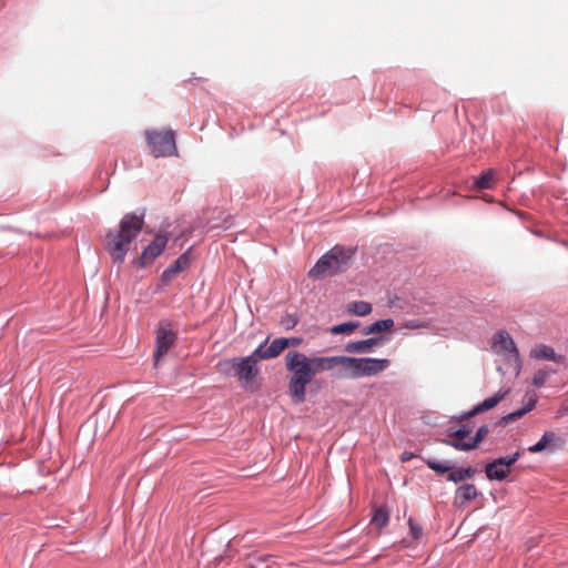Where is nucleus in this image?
Masks as SVG:
<instances>
[{"label":"nucleus","mask_w":568,"mask_h":568,"mask_svg":"<svg viewBox=\"0 0 568 568\" xmlns=\"http://www.w3.org/2000/svg\"><path fill=\"white\" fill-rule=\"evenodd\" d=\"M144 224V212L126 213L120 221L119 231L106 235V248L114 263L121 264L129 251V245L139 235Z\"/></svg>","instance_id":"nucleus-1"},{"label":"nucleus","mask_w":568,"mask_h":568,"mask_svg":"<svg viewBox=\"0 0 568 568\" xmlns=\"http://www.w3.org/2000/svg\"><path fill=\"white\" fill-rule=\"evenodd\" d=\"M285 364L292 373L288 379V394L295 404H302L306 399V385L313 379L308 356L298 351H290L285 355Z\"/></svg>","instance_id":"nucleus-2"},{"label":"nucleus","mask_w":568,"mask_h":568,"mask_svg":"<svg viewBox=\"0 0 568 568\" xmlns=\"http://www.w3.org/2000/svg\"><path fill=\"white\" fill-rule=\"evenodd\" d=\"M355 248L335 245L320 257L310 270L308 276L315 280L322 278L325 274H337L346 271L352 263Z\"/></svg>","instance_id":"nucleus-3"},{"label":"nucleus","mask_w":568,"mask_h":568,"mask_svg":"<svg viewBox=\"0 0 568 568\" xmlns=\"http://www.w3.org/2000/svg\"><path fill=\"white\" fill-rule=\"evenodd\" d=\"M390 365L387 358L351 357L342 355V373L348 378L369 377L379 374Z\"/></svg>","instance_id":"nucleus-4"},{"label":"nucleus","mask_w":568,"mask_h":568,"mask_svg":"<svg viewBox=\"0 0 568 568\" xmlns=\"http://www.w3.org/2000/svg\"><path fill=\"white\" fill-rule=\"evenodd\" d=\"M219 366L221 373L236 376L242 386L251 384L258 374L256 361L252 356L224 359Z\"/></svg>","instance_id":"nucleus-5"},{"label":"nucleus","mask_w":568,"mask_h":568,"mask_svg":"<svg viewBox=\"0 0 568 568\" xmlns=\"http://www.w3.org/2000/svg\"><path fill=\"white\" fill-rule=\"evenodd\" d=\"M491 349L496 355L504 358L506 364L514 367L516 375L520 374L521 359L513 337L506 332H497L493 337Z\"/></svg>","instance_id":"nucleus-6"},{"label":"nucleus","mask_w":568,"mask_h":568,"mask_svg":"<svg viewBox=\"0 0 568 568\" xmlns=\"http://www.w3.org/2000/svg\"><path fill=\"white\" fill-rule=\"evenodd\" d=\"M145 138L151 153L155 158L171 156L176 153L175 134L172 130H145Z\"/></svg>","instance_id":"nucleus-7"},{"label":"nucleus","mask_w":568,"mask_h":568,"mask_svg":"<svg viewBox=\"0 0 568 568\" xmlns=\"http://www.w3.org/2000/svg\"><path fill=\"white\" fill-rule=\"evenodd\" d=\"M175 341L176 334L172 329L161 326L156 331L155 349L153 353L155 363L169 352Z\"/></svg>","instance_id":"nucleus-8"},{"label":"nucleus","mask_w":568,"mask_h":568,"mask_svg":"<svg viewBox=\"0 0 568 568\" xmlns=\"http://www.w3.org/2000/svg\"><path fill=\"white\" fill-rule=\"evenodd\" d=\"M168 243L165 235H156V237L144 247L142 254L139 257L140 266L144 267L151 263L155 257L161 255Z\"/></svg>","instance_id":"nucleus-9"},{"label":"nucleus","mask_w":568,"mask_h":568,"mask_svg":"<svg viewBox=\"0 0 568 568\" xmlns=\"http://www.w3.org/2000/svg\"><path fill=\"white\" fill-rule=\"evenodd\" d=\"M312 367L313 377L322 372L332 371L337 366H342V355L335 356H312L308 357Z\"/></svg>","instance_id":"nucleus-10"},{"label":"nucleus","mask_w":568,"mask_h":568,"mask_svg":"<svg viewBox=\"0 0 568 568\" xmlns=\"http://www.w3.org/2000/svg\"><path fill=\"white\" fill-rule=\"evenodd\" d=\"M507 393H508L507 390H505V392L499 390L498 393H496L495 395L486 398L481 403H478L470 410H468L465 414H463L459 417V420H465V419L474 417V416H476L478 414H481V413H485V412H487L489 409H493L494 407H496L498 405L499 402H501L506 397Z\"/></svg>","instance_id":"nucleus-11"},{"label":"nucleus","mask_w":568,"mask_h":568,"mask_svg":"<svg viewBox=\"0 0 568 568\" xmlns=\"http://www.w3.org/2000/svg\"><path fill=\"white\" fill-rule=\"evenodd\" d=\"M488 433H489L488 425H481L477 429L476 434L469 440H467V442L445 440V444L454 447L457 450L468 452V450L476 448L479 445V443H481L484 440V438L488 435Z\"/></svg>","instance_id":"nucleus-12"},{"label":"nucleus","mask_w":568,"mask_h":568,"mask_svg":"<svg viewBox=\"0 0 568 568\" xmlns=\"http://www.w3.org/2000/svg\"><path fill=\"white\" fill-rule=\"evenodd\" d=\"M385 341L386 338L378 336L363 341L349 342L345 345V352L351 354H368L373 352L374 346L379 345Z\"/></svg>","instance_id":"nucleus-13"},{"label":"nucleus","mask_w":568,"mask_h":568,"mask_svg":"<svg viewBox=\"0 0 568 568\" xmlns=\"http://www.w3.org/2000/svg\"><path fill=\"white\" fill-rule=\"evenodd\" d=\"M479 496L474 484H464L459 486L455 491L454 505L457 507H465L468 503L473 501Z\"/></svg>","instance_id":"nucleus-14"},{"label":"nucleus","mask_w":568,"mask_h":568,"mask_svg":"<svg viewBox=\"0 0 568 568\" xmlns=\"http://www.w3.org/2000/svg\"><path fill=\"white\" fill-rule=\"evenodd\" d=\"M529 356L534 359L551 361L557 364H564L565 362V357L562 355L557 354L552 347L545 344L536 345L530 351Z\"/></svg>","instance_id":"nucleus-15"},{"label":"nucleus","mask_w":568,"mask_h":568,"mask_svg":"<svg viewBox=\"0 0 568 568\" xmlns=\"http://www.w3.org/2000/svg\"><path fill=\"white\" fill-rule=\"evenodd\" d=\"M485 474L487 479L490 481H501L508 477L510 469L505 466H500V464H497V462L494 459L493 462L485 465Z\"/></svg>","instance_id":"nucleus-16"},{"label":"nucleus","mask_w":568,"mask_h":568,"mask_svg":"<svg viewBox=\"0 0 568 568\" xmlns=\"http://www.w3.org/2000/svg\"><path fill=\"white\" fill-rule=\"evenodd\" d=\"M475 474H476V468L473 466H468V467H454L453 466L452 471L447 476V480L458 484L464 480L473 478Z\"/></svg>","instance_id":"nucleus-17"},{"label":"nucleus","mask_w":568,"mask_h":568,"mask_svg":"<svg viewBox=\"0 0 568 568\" xmlns=\"http://www.w3.org/2000/svg\"><path fill=\"white\" fill-rule=\"evenodd\" d=\"M190 264V258H189V255H187V252L183 253L182 255H180L178 257V260H175L170 266H168L163 273H162V277L163 278H170L171 276L175 275L176 273L183 271L184 268H186Z\"/></svg>","instance_id":"nucleus-18"},{"label":"nucleus","mask_w":568,"mask_h":568,"mask_svg":"<svg viewBox=\"0 0 568 568\" xmlns=\"http://www.w3.org/2000/svg\"><path fill=\"white\" fill-rule=\"evenodd\" d=\"M394 327L393 318H384L372 323L371 325L365 326L362 329L363 335H371L382 332L390 331Z\"/></svg>","instance_id":"nucleus-19"},{"label":"nucleus","mask_w":568,"mask_h":568,"mask_svg":"<svg viewBox=\"0 0 568 568\" xmlns=\"http://www.w3.org/2000/svg\"><path fill=\"white\" fill-rule=\"evenodd\" d=\"M287 347V338L286 337H281V338H275L272 341V343L266 346V349H265V356L268 357L270 359L271 358H275L277 357L285 348Z\"/></svg>","instance_id":"nucleus-20"},{"label":"nucleus","mask_w":568,"mask_h":568,"mask_svg":"<svg viewBox=\"0 0 568 568\" xmlns=\"http://www.w3.org/2000/svg\"><path fill=\"white\" fill-rule=\"evenodd\" d=\"M494 175H495V171L493 169H488V170L484 171L479 176L475 178L474 187L476 190L490 189Z\"/></svg>","instance_id":"nucleus-21"},{"label":"nucleus","mask_w":568,"mask_h":568,"mask_svg":"<svg viewBox=\"0 0 568 568\" xmlns=\"http://www.w3.org/2000/svg\"><path fill=\"white\" fill-rule=\"evenodd\" d=\"M556 373H557V369H554L548 366L538 369L532 377V381H531L532 386L536 388L542 387L546 384L548 377Z\"/></svg>","instance_id":"nucleus-22"},{"label":"nucleus","mask_w":568,"mask_h":568,"mask_svg":"<svg viewBox=\"0 0 568 568\" xmlns=\"http://www.w3.org/2000/svg\"><path fill=\"white\" fill-rule=\"evenodd\" d=\"M555 439L556 434L554 432H545L541 438L536 444L530 446L528 450L530 453H540L546 449Z\"/></svg>","instance_id":"nucleus-23"},{"label":"nucleus","mask_w":568,"mask_h":568,"mask_svg":"<svg viewBox=\"0 0 568 568\" xmlns=\"http://www.w3.org/2000/svg\"><path fill=\"white\" fill-rule=\"evenodd\" d=\"M389 519L388 510L385 507H377L374 509L371 523L377 528H383L387 525Z\"/></svg>","instance_id":"nucleus-24"},{"label":"nucleus","mask_w":568,"mask_h":568,"mask_svg":"<svg viewBox=\"0 0 568 568\" xmlns=\"http://www.w3.org/2000/svg\"><path fill=\"white\" fill-rule=\"evenodd\" d=\"M426 465L434 470L438 475H444L446 473H450L453 469V465L449 462H439L434 458H428L425 460Z\"/></svg>","instance_id":"nucleus-25"},{"label":"nucleus","mask_w":568,"mask_h":568,"mask_svg":"<svg viewBox=\"0 0 568 568\" xmlns=\"http://www.w3.org/2000/svg\"><path fill=\"white\" fill-rule=\"evenodd\" d=\"M348 311L357 316H365L372 312V305L365 301H355L348 305Z\"/></svg>","instance_id":"nucleus-26"},{"label":"nucleus","mask_w":568,"mask_h":568,"mask_svg":"<svg viewBox=\"0 0 568 568\" xmlns=\"http://www.w3.org/2000/svg\"><path fill=\"white\" fill-rule=\"evenodd\" d=\"M359 326V322H345L331 327L329 332L333 335L346 334Z\"/></svg>","instance_id":"nucleus-27"},{"label":"nucleus","mask_w":568,"mask_h":568,"mask_svg":"<svg viewBox=\"0 0 568 568\" xmlns=\"http://www.w3.org/2000/svg\"><path fill=\"white\" fill-rule=\"evenodd\" d=\"M525 414H527V409H525L524 407H520L518 408L517 410H514L505 416H503L499 422H498V425L500 426H506L508 425L509 423L516 420L517 418L524 416Z\"/></svg>","instance_id":"nucleus-28"},{"label":"nucleus","mask_w":568,"mask_h":568,"mask_svg":"<svg viewBox=\"0 0 568 568\" xmlns=\"http://www.w3.org/2000/svg\"><path fill=\"white\" fill-rule=\"evenodd\" d=\"M525 414H527V409H525L524 407H520L518 408L517 410H514L505 416H503L499 422H498V425L500 426H506L508 425L509 423L516 420L517 418L524 416Z\"/></svg>","instance_id":"nucleus-29"},{"label":"nucleus","mask_w":568,"mask_h":568,"mask_svg":"<svg viewBox=\"0 0 568 568\" xmlns=\"http://www.w3.org/2000/svg\"><path fill=\"white\" fill-rule=\"evenodd\" d=\"M280 323L286 331H290L298 324V317L296 314L286 313L282 316Z\"/></svg>","instance_id":"nucleus-30"},{"label":"nucleus","mask_w":568,"mask_h":568,"mask_svg":"<svg viewBox=\"0 0 568 568\" xmlns=\"http://www.w3.org/2000/svg\"><path fill=\"white\" fill-rule=\"evenodd\" d=\"M409 532L413 539H419L423 535V527L413 518L408 519Z\"/></svg>","instance_id":"nucleus-31"},{"label":"nucleus","mask_w":568,"mask_h":568,"mask_svg":"<svg viewBox=\"0 0 568 568\" xmlns=\"http://www.w3.org/2000/svg\"><path fill=\"white\" fill-rule=\"evenodd\" d=\"M267 341L268 338H266L263 343H261L255 349L254 352L250 355L252 356L253 359L257 361V358L260 359H270L268 357H266L264 354H265V349H266V344H267Z\"/></svg>","instance_id":"nucleus-32"},{"label":"nucleus","mask_w":568,"mask_h":568,"mask_svg":"<svg viewBox=\"0 0 568 568\" xmlns=\"http://www.w3.org/2000/svg\"><path fill=\"white\" fill-rule=\"evenodd\" d=\"M470 433V428L466 425H463L453 433L454 438L452 440L465 442L464 438H466Z\"/></svg>","instance_id":"nucleus-33"},{"label":"nucleus","mask_w":568,"mask_h":568,"mask_svg":"<svg viewBox=\"0 0 568 568\" xmlns=\"http://www.w3.org/2000/svg\"><path fill=\"white\" fill-rule=\"evenodd\" d=\"M536 404H537V398L535 396H525V402H524V408L527 409V413H529L530 410H532L535 407H536Z\"/></svg>","instance_id":"nucleus-34"},{"label":"nucleus","mask_w":568,"mask_h":568,"mask_svg":"<svg viewBox=\"0 0 568 568\" xmlns=\"http://www.w3.org/2000/svg\"><path fill=\"white\" fill-rule=\"evenodd\" d=\"M495 460L497 462V464H500V466H505L508 469H510V467L514 465V463L510 459L509 455L503 456V457H498Z\"/></svg>","instance_id":"nucleus-35"},{"label":"nucleus","mask_w":568,"mask_h":568,"mask_svg":"<svg viewBox=\"0 0 568 568\" xmlns=\"http://www.w3.org/2000/svg\"><path fill=\"white\" fill-rule=\"evenodd\" d=\"M287 338V347L288 346H298L302 343L301 337H286Z\"/></svg>","instance_id":"nucleus-36"},{"label":"nucleus","mask_w":568,"mask_h":568,"mask_svg":"<svg viewBox=\"0 0 568 568\" xmlns=\"http://www.w3.org/2000/svg\"><path fill=\"white\" fill-rule=\"evenodd\" d=\"M415 457V454L412 453V452H404L400 456V460L403 463H406V462H409L410 459H413Z\"/></svg>","instance_id":"nucleus-37"},{"label":"nucleus","mask_w":568,"mask_h":568,"mask_svg":"<svg viewBox=\"0 0 568 568\" xmlns=\"http://www.w3.org/2000/svg\"><path fill=\"white\" fill-rule=\"evenodd\" d=\"M258 560L262 561V562H272V564H275L274 561V556L272 555H262L258 557Z\"/></svg>","instance_id":"nucleus-38"},{"label":"nucleus","mask_w":568,"mask_h":568,"mask_svg":"<svg viewBox=\"0 0 568 568\" xmlns=\"http://www.w3.org/2000/svg\"><path fill=\"white\" fill-rule=\"evenodd\" d=\"M521 456V452L520 450H517L513 454L509 455L510 459L513 460V463L515 464Z\"/></svg>","instance_id":"nucleus-39"}]
</instances>
